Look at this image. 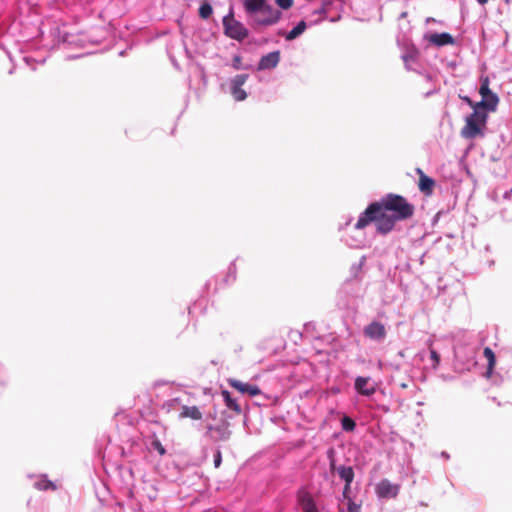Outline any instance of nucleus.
<instances>
[{
	"instance_id": "20",
	"label": "nucleus",
	"mask_w": 512,
	"mask_h": 512,
	"mask_svg": "<svg viewBox=\"0 0 512 512\" xmlns=\"http://www.w3.org/2000/svg\"><path fill=\"white\" fill-rule=\"evenodd\" d=\"M349 292H350V283L347 281L342 286L341 290L338 293V305L342 308L348 307L349 303Z\"/></svg>"
},
{
	"instance_id": "8",
	"label": "nucleus",
	"mask_w": 512,
	"mask_h": 512,
	"mask_svg": "<svg viewBox=\"0 0 512 512\" xmlns=\"http://www.w3.org/2000/svg\"><path fill=\"white\" fill-rule=\"evenodd\" d=\"M207 430L214 441H226L231 436L229 423L226 421H223L218 425H209L207 426Z\"/></svg>"
},
{
	"instance_id": "18",
	"label": "nucleus",
	"mask_w": 512,
	"mask_h": 512,
	"mask_svg": "<svg viewBox=\"0 0 512 512\" xmlns=\"http://www.w3.org/2000/svg\"><path fill=\"white\" fill-rule=\"evenodd\" d=\"M299 501L303 512H319L313 499L308 494L300 496Z\"/></svg>"
},
{
	"instance_id": "26",
	"label": "nucleus",
	"mask_w": 512,
	"mask_h": 512,
	"mask_svg": "<svg viewBox=\"0 0 512 512\" xmlns=\"http://www.w3.org/2000/svg\"><path fill=\"white\" fill-rule=\"evenodd\" d=\"M276 5L283 10H287L292 7L293 0H275Z\"/></svg>"
},
{
	"instance_id": "25",
	"label": "nucleus",
	"mask_w": 512,
	"mask_h": 512,
	"mask_svg": "<svg viewBox=\"0 0 512 512\" xmlns=\"http://www.w3.org/2000/svg\"><path fill=\"white\" fill-rule=\"evenodd\" d=\"M35 486L39 490H48V489L54 490L56 488L55 485L47 479H41V480L37 481L35 483Z\"/></svg>"
},
{
	"instance_id": "33",
	"label": "nucleus",
	"mask_w": 512,
	"mask_h": 512,
	"mask_svg": "<svg viewBox=\"0 0 512 512\" xmlns=\"http://www.w3.org/2000/svg\"><path fill=\"white\" fill-rule=\"evenodd\" d=\"M480 5H485L489 0H476Z\"/></svg>"
},
{
	"instance_id": "4",
	"label": "nucleus",
	"mask_w": 512,
	"mask_h": 512,
	"mask_svg": "<svg viewBox=\"0 0 512 512\" xmlns=\"http://www.w3.org/2000/svg\"><path fill=\"white\" fill-rule=\"evenodd\" d=\"M479 93L482 97V100L480 102L473 104V102L469 98H466L467 102L473 108L482 107L490 111H494L498 105L499 99L497 95L490 90L488 77L481 78Z\"/></svg>"
},
{
	"instance_id": "22",
	"label": "nucleus",
	"mask_w": 512,
	"mask_h": 512,
	"mask_svg": "<svg viewBox=\"0 0 512 512\" xmlns=\"http://www.w3.org/2000/svg\"><path fill=\"white\" fill-rule=\"evenodd\" d=\"M230 91L236 101H243L247 97V94L242 87L230 86Z\"/></svg>"
},
{
	"instance_id": "16",
	"label": "nucleus",
	"mask_w": 512,
	"mask_h": 512,
	"mask_svg": "<svg viewBox=\"0 0 512 512\" xmlns=\"http://www.w3.org/2000/svg\"><path fill=\"white\" fill-rule=\"evenodd\" d=\"M180 418H191L194 420H200L202 418V413L196 406H182V410L179 414Z\"/></svg>"
},
{
	"instance_id": "11",
	"label": "nucleus",
	"mask_w": 512,
	"mask_h": 512,
	"mask_svg": "<svg viewBox=\"0 0 512 512\" xmlns=\"http://www.w3.org/2000/svg\"><path fill=\"white\" fill-rule=\"evenodd\" d=\"M416 173L419 176L418 188L426 196H431L435 187V181L427 176L422 169L417 168Z\"/></svg>"
},
{
	"instance_id": "29",
	"label": "nucleus",
	"mask_w": 512,
	"mask_h": 512,
	"mask_svg": "<svg viewBox=\"0 0 512 512\" xmlns=\"http://www.w3.org/2000/svg\"><path fill=\"white\" fill-rule=\"evenodd\" d=\"M343 428L346 431H352V418L348 416L343 418Z\"/></svg>"
},
{
	"instance_id": "14",
	"label": "nucleus",
	"mask_w": 512,
	"mask_h": 512,
	"mask_svg": "<svg viewBox=\"0 0 512 512\" xmlns=\"http://www.w3.org/2000/svg\"><path fill=\"white\" fill-rule=\"evenodd\" d=\"M266 3V0H243L244 9L252 19Z\"/></svg>"
},
{
	"instance_id": "12",
	"label": "nucleus",
	"mask_w": 512,
	"mask_h": 512,
	"mask_svg": "<svg viewBox=\"0 0 512 512\" xmlns=\"http://www.w3.org/2000/svg\"><path fill=\"white\" fill-rule=\"evenodd\" d=\"M229 385L242 394H248L249 396H256L261 393L259 387L257 385L244 383L236 379H230Z\"/></svg>"
},
{
	"instance_id": "32",
	"label": "nucleus",
	"mask_w": 512,
	"mask_h": 512,
	"mask_svg": "<svg viewBox=\"0 0 512 512\" xmlns=\"http://www.w3.org/2000/svg\"><path fill=\"white\" fill-rule=\"evenodd\" d=\"M155 447H156V449L159 451V453L161 455L165 454V449L163 448V446L159 442L155 443Z\"/></svg>"
},
{
	"instance_id": "28",
	"label": "nucleus",
	"mask_w": 512,
	"mask_h": 512,
	"mask_svg": "<svg viewBox=\"0 0 512 512\" xmlns=\"http://www.w3.org/2000/svg\"><path fill=\"white\" fill-rule=\"evenodd\" d=\"M430 357L434 362L433 367L436 368L440 363V355L434 349H430Z\"/></svg>"
},
{
	"instance_id": "35",
	"label": "nucleus",
	"mask_w": 512,
	"mask_h": 512,
	"mask_svg": "<svg viewBox=\"0 0 512 512\" xmlns=\"http://www.w3.org/2000/svg\"><path fill=\"white\" fill-rule=\"evenodd\" d=\"M354 512H356V509L354 508Z\"/></svg>"
},
{
	"instance_id": "1",
	"label": "nucleus",
	"mask_w": 512,
	"mask_h": 512,
	"mask_svg": "<svg viewBox=\"0 0 512 512\" xmlns=\"http://www.w3.org/2000/svg\"><path fill=\"white\" fill-rule=\"evenodd\" d=\"M414 212V205L405 197L389 193L366 208L359 216L356 228L362 229L374 222L376 231L385 235L393 230L397 221L410 219Z\"/></svg>"
},
{
	"instance_id": "21",
	"label": "nucleus",
	"mask_w": 512,
	"mask_h": 512,
	"mask_svg": "<svg viewBox=\"0 0 512 512\" xmlns=\"http://www.w3.org/2000/svg\"><path fill=\"white\" fill-rule=\"evenodd\" d=\"M222 396H223V399H224V402L226 404V406L235 411L237 414H240L241 413V407L240 405L237 403V401L235 399H233L230 395V393L226 390L222 391Z\"/></svg>"
},
{
	"instance_id": "23",
	"label": "nucleus",
	"mask_w": 512,
	"mask_h": 512,
	"mask_svg": "<svg viewBox=\"0 0 512 512\" xmlns=\"http://www.w3.org/2000/svg\"><path fill=\"white\" fill-rule=\"evenodd\" d=\"M212 12H213V10L209 3L204 2L201 4V6L199 8V15L201 18H203V19L209 18L211 16Z\"/></svg>"
},
{
	"instance_id": "31",
	"label": "nucleus",
	"mask_w": 512,
	"mask_h": 512,
	"mask_svg": "<svg viewBox=\"0 0 512 512\" xmlns=\"http://www.w3.org/2000/svg\"><path fill=\"white\" fill-rule=\"evenodd\" d=\"M403 61L405 64H408L410 61L413 60V56L411 54H405L402 56Z\"/></svg>"
},
{
	"instance_id": "5",
	"label": "nucleus",
	"mask_w": 512,
	"mask_h": 512,
	"mask_svg": "<svg viewBox=\"0 0 512 512\" xmlns=\"http://www.w3.org/2000/svg\"><path fill=\"white\" fill-rule=\"evenodd\" d=\"M282 17L281 11L266 3L263 8L254 16L253 24L256 26H271L279 22Z\"/></svg>"
},
{
	"instance_id": "30",
	"label": "nucleus",
	"mask_w": 512,
	"mask_h": 512,
	"mask_svg": "<svg viewBox=\"0 0 512 512\" xmlns=\"http://www.w3.org/2000/svg\"><path fill=\"white\" fill-rule=\"evenodd\" d=\"M221 462H222L221 452L219 450H217L216 453L214 454V466H215V468H218L221 465Z\"/></svg>"
},
{
	"instance_id": "34",
	"label": "nucleus",
	"mask_w": 512,
	"mask_h": 512,
	"mask_svg": "<svg viewBox=\"0 0 512 512\" xmlns=\"http://www.w3.org/2000/svg\"><path fill=\"white\" fill-rule=\"evenodd\" d=\"M349 223H350V221H349V220H347V221L345 222V226H348V225H349Z\"/></svg>"
},
{
	"instance_id": "7",
	"label": "nucleus",
	"mask_w": 512,
	"mask_h": 512,
	"mask_svg": "<svg viewBox=\"0 0 512 512\" xmlns=\"http://www.w3.org/2000/svg\"><path fill=\"white\" fill-rule=\"evenodd\" d=\"M354 388L364 396H371L376 392L377 383L370 377H358L354 381Z\"/></svg>"
},
{
	"instance_id": "24",
	"label": "nucleus",
	"mask_w": 512,
	"mask_h": 512,
	"mask_svg": "<svg viewBox=\"0 0 512 512\" xmlns=\"http://www.w3.org/2000/svg\"><path fill=\"white\" fill-rule=\"evenodd\" d=\"M247 79H248L247 74L236 75L234 78L231 79L230 86L242 87L245 84V82L247 81Z\"/></svg>"
},
{
	"instance_id": "3",
	"label": "nucleus",
	"mask_w": 512,
	"mask_h": 512,
	"mask_svg": "<svg viewBox=\"0 0 512 512\" xmlns=\"http://www.w3.org/2000/svg\"><path fill=\"white\" fill-rule=\"evenodd\" d=\"M341 480L345 481L342 497L339 498V511L352 512V497L350 496V483L352 481V467L340 465L335 468Z\"/></svg>"
},
{
	"instance_id": "2",
	"label": "nucleus",
	"mask_w": 512,
	"mask_h": 512,
	"mask_svg": "<svg viewBox=\"0 0 512 512\" xmlns=\"http://www.w3.org/2000/svg\"><path fill=\"white\" fill-rule=\"evenodd\" d=\"M486 118V114L480 113L474 108L473 113L466 118V123L461 129V136L466 139H474L483 135L482 127L485 126Z\"/></svg>"
},
{
	"instance_id": "15",
	"label": "nucleus",
	"mask_w": 512,
	"mask_h": 512,
	"mask_svg": "<svg viewBox=\"0 0 512 512\" xmlns=\"http://www.w3.org/2000/svg\"><path fill=\"white\" fill-rule=\"evenodd\" d=\"M429 42L436 46H445L454 43L452 35L449 33H435L431 34L428 38Z\"/></svg>"
},
{
	"instance_id": "17",
	"label": "nucleus",
	"mask_w": 512,
	"mask_h": 512,
	"mask_svg": "<svg viewBox=\"0 0 512 512\" xmlns=\"http://www.w3.org/2000/svg\"><path fill=\"white\" fill-rule=\"evenodd\" d=\"M483 355H484V357L488 361V365H487V370H486L485 376L487 378H490L492 376L494 367L496 365V356H495L493 350L490 347H485L484 348Z\"/></svg>"
},
{
	"instance_id": "19",
	"label": "nucleus",
	"mask_w": 512,
	"mask_h": 512,
	"mask_svg": "<svg viewBox=\"0 0 512 512\" xmlns=\"http://www.w3.org/2000/svg\"><path fill=\"white\" fill-rule=\"evenodd\" d=\"M307 28V24L304 20H301L291 31L285 35L287 41H292L299 37Z\"/></svg>"
},
{
	"instance_id": "6",
	"label": "nucleus",
	"mask_w": 512,
	"mask_h": 512,
	"mask_svg": "<svg viewBox=\"0 0 512 512\" xmlns=\"http://www.w3.org/2000/svg\"><path fill=\"white\" fill-rule=\"evenodd\" d=\"M225 34L235 40L242 41L248 37V29L239 21L235 20L232 13L223 18Z\"/></svg>"
},
{
	"instance_id": "10",
	"label": "nucleus",
	"mask_w": 512,
	"mask_h": 512,
	"mask_svg": "<svg viewBox=\"0 0 512 512\" xmlns=\"http://www.w3.org/2000/svg\"><path fill=\"white\" fill-rule=\"evenodd\" d=\"M364 334L370 339L382 340L386 336V329L382 323L373 321L365 327Z\"/></svg>"
},
{
	"instance_id": "27",
	"label": "nucleus",
	"mask_w": 512,
	"mask_h": 512,
	"mask_svg": "<svg viewBox=\"0 0 512 512\" xmlns=\"http://www.w3.org/2000/svg\"><path fill=\"white\" fill-rule=\"evenodd\" d=\"M232 67L235 69V70H240L242 69V59L239 55H235L233 57V60H232Z\"/></svg>"
},
{
	"instance_id": "13",
	"label": "nucleus",
	"mask_w": 512,
	"mask_h": 512,
	"mask_svg": "<svg viewBox=\"0 0 512 512\" xmlns=\"http://www.w3.org/2000/svg\"><path fill=\"white\" fill-rule=\"evenodd\" d=\"M280 61V52L273 51L261 57L258 63V70H268L275 68Z\"/></svg>"
},
{
	"instance_id": "9",
	"label": "nucleus",
	"mask_w": 512,
	"mask_h": 512,
	"mask_svg": "<svg viewBox=\"0 0 512 512\" xmlns=\"http://www.w3.org/2000/svg\"><path fill=\"white\" fill-rule=\"evenodd\" d=\"M376 493L380 498H395L399 493V485L383 479L377 484Z\"/></svg>"
}]
</instances>
